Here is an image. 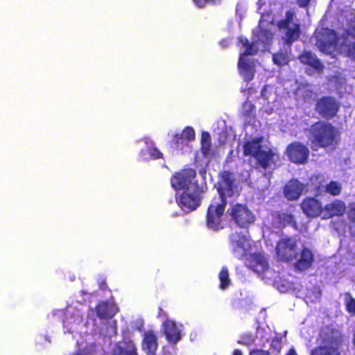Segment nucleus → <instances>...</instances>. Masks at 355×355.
<instances>
[{
    "label": "nucleus",
    "mask_w": 355,
    "mask_h": 355,
    "mask_svg": "<svg viewBox=\"0 0 355 355\" xmlns=\"http://www.w3.org/2000/svg\"><path fill=\"white\" fill-rule=\"evenodd\" d=\"M227 213L230 219L241 228H248L255 221V216L247 205L236 203L228 209Z\"/></svg>",
    "instance_id": "obj_10"
},
{
    "label": "nucleus",
    "mask_w": 355,
    "mask_h": 355,
    "mask_svg": "<svg viewBox=\"0 0 355 355\" xmlns=\"http://www.w3.org/2000/svg\"><path fill=\"white\" fill-rule=\"evenodd\" d=\"M300 207L308 218H322L323 206L322 202L314 197H306L302 200Z\"/></svg>",
    "instance_id": "obj_13"
},
{
    "label": "nucleus",
    "mask_w": 355,
    "mask_h": 355,
    "mask_svg": "<svg viewBox=\"0 0 355 355\" xmlns=\"http://www.w3.org/2000/svg\"><path fill=\"white\" fill-rule=\"evenodd\" d=\"M272 61L278 67L287 65L290 62L289 53L286 51L279 50L272 54Z\"/></svg>",
    "instance_id": "obj_24"
},
{
    "label": "nucleus",
    "mask_w": 355,
    "mask_h": 355,
    "mask_svg": "<svg viewBox=\"0 0 355 355\" xmlns=\"http://www.w3.org/2000/svg\"><path fill=\"white\" fill-rule=\"evenodd\" d=\"M340 108L339 101L331 96L319 98L315 104V111L319 116L326 120H331L337 116Z\"/></svg>",
    "instance_id": "obj_9"
},
{
    "label": "nucleus",
    "mask_w": 355,
    "mask_h": 355,
    "mask_svg": "<svg viewBox=\"0 0 355 355\" xmlns=\"http://www.w3.org/2000/svg\"><path fill=\"white\" fill-rule=\"evenodd\" d=\"M345 53L346 56L355 60V42H351L345 45Z\"/></svg>",
    "instance_id": "obj_33"
},
{
    "label": "nucleus",
    "mask_w": 355,
    "mask_h": 355,
    "mask_svg": "<svg viewBox=\"0 0 355 355\" xmlns=\"http://www.w3.org/2000/svg\"><path fill=\"white\" fill-rule=\"evenodd\" d=\"M232 355H243V353L241 349H234Z\"/></svg>",
    "instance_id": "obj_48"
},
{
    "label": "nucleus",
    "mask_w": 355,
    "mask_h": 355,
    "mask_svg": "<svg viewBox=\"0 0 355 355\" xmlns=\"http://www.w3.org/2000/svg\"><path fill=\"white\" fill-rule=\"evenodd\" d=\"M243 109L245 110V114L249 115L253 110H255V105L252 104L251 102H245L243 104Z\"/></svg>",
    "instance_id": "obj_39"
},
{
    "label": "nucleus",
    "mask_w": 355,
    "mask_h": 355,
    "mask_svg": "<svg viewBox=\"0 0 355 355\" xmlns=\"http://www.w3.org/2000/svg\"><path fill=\"white\" fill-rule=\"evenodd\" d=\"M297 241L291 237L282 238L278 241L275 247L277 260L289 263L296 259Z\"/></svg>",
    "instance_id": "obj_11"
},
{
    "label": "nucleus",
    "mask_w": 355,
    "mask_h": 355,
    "mask_svg": "<svg viewBox=\"0 0 355 355\" xmlns=\"http://www.w3.org/2000/svg\"><path fill=\"white\" fill-rule=\"evenodd\" d=\"M223 0H209V4L213 6L220 5Z\"/></svg>",
    "instance_id": "obj_46"
},
{
    "label": "nucleus",
    "mask_w": 355,
    "mask_h": 355,
    "mask_svg": "<svg viewBox=\"0 0 355 355\" xmlns=\"http://www.w3.org/2000/svg\"><path fill=\"white\" fill-rule=\"evenodd\" d=\"M317 345L310 351V355H342L344 336L332 324L322 326L316 338Z\"/></svg>",
    "instance_id": "obj_2"
},
{
    "label": "nucleus",
    "mask_w": 355,
    "mask_h": 355,
    "mask_svg": "<svg viewBox=\"0 0 355 355\" xmlns=\"http://www.w3.org/2000/svg\"><path fill=\"white\" fill-rule=\"evenodd\" d=\"M255 340L256 336L252 333H244L240 336V339L237 341V343L248 347L252 345Z\"/></svg>",
    "instance_id": "obj_30"
},
{
    "label": "nucleus",
    "mask_w": 355,
    "mask_h": 355,
    "mask_svg": "<svg viewBox=\"0 0 355 355\" xmlns=\"http://www.w3.org/2000/svg\"><path fill=\"white\" fill-rule=\"evenodd\" d=\"M297 59L302 64L309 66L318 72L323 71L324 66L320 60L311 51H303L298 55Z\"/></svg>",
    "instance_id": "obj_19"
},
{
    "label": "nucleus",
    "mask_w": 355,
    "mask_h": 355,
    "mask_svg": "<svg viewBox=\"0 0 355 355\" xmlns=\"http://www.w3.org/2000/svg\"><path fill=\"white\" fill-rule=\"evenodd\" d=\"M157 317L158 318H164L166 319L167 313L162 308L159 307Z\"/></svg>",
    "instance_id": "obj_44"
},
{
    "label": "nucleus",
    "mask_w": 355,
    "mask_h": 355,
    "mask_svg": "<svg viewBox=\"0 0 355 355\" xmlns=\"http://www.w3.org/2000/svg\"><path fill=\"white\" fill-rule=\"evenodd\" d=\"M315 191L317 193H320L322 190L321 189L320 186H318L315 187Z\"/></svg>",
    "instance_id": "obj_49"
},
{
    "label": "nucleus",
    "mask_w": 355,
    "mask_h": 355,
    "mask_svg": "<svg viewBox=\"0 0 355 355\" xmlns=\"http://www.w3.org/2000/svg\"><path fill=\"white\" fill-rule=\"evenodd\" d=\"M261 137L254 138L244 143L243 149L245 156H250L256 159L257 164L263 169H267L272 162L275 153L268 147L263 148Z\"/></svg>",
    "instance_id": "obj_3"
},
{
    "label": "nucleus",
    "mask_w": 355,
    "mask_h": 355,
    "mask_svg": "<svg viewBox=\"0 0 355 355\" xmlns=\"http://www.w3.org/2000/svg\"><path fill=\"white\" fill-rule=\"evenodd\" d=\"M314 263V255L312 250L307 247H303L300 252V257L294 264L295 268L300 272L311 268Z\"/></svg>",
    "instance_id": "obj_16"
},
{
    "label": "nucleus",
    "mask_w": 355,
    "mask_h": 355,
    "mask_svg": "<svg viewBox=\"0 0 355 355\" xmlns=\"http://www.w3.org/2000/svg\"><path fill=\"white\" fill-rule=\"evenodd\" d=\"M181 135L184 137L186 142L193 141L196 139L195 130L191 126H187L186 128H184Z\"/></svg>",
    "instance_id": "obj_31"
},
{
    "label": "nucleus",
    "mask_w": 355,
    "mask_h": 355,
    "mask_svg": "<svg viewBox=\"0 0 355 355\" xmlns=\"http://www.w3.org/2000/svg\"><path fill=\"white\" fill-rule=\"evenodd\" d=\"M295 12L287 10L285 18L277 21V26L279 31L284 33L282 40L284 44L289 48L297 41L301 35L300 24L294 21Z\"/></svg>",
    "instance_id": "obj_4"
},
{
    "label": "nucleus",
    "mask_w": 355,
    "mask_h": 355,
    "mask_svg": "<svg viewBox=\"0 0 355 355\" xmlns=\"http://www.w3.org/2000/svg\"><path fill=\"white\" fill-rule=\"evenodd\" d=\"M186 142L182 135L180 134H175L173 135L171 140V143L176 147L178 148L180 145H182Z\"/></svg>",
    "instance_id": "obj_36"
},
{
    "label": "nucleus",
    "mask_w": 355,
    "mask_h": 355,
    "mask_svg": "<svg viewBox=\"0 0 355 355\" xmlns=\"http://www.w3.org/2000/svg\"><path fill=\"white\" fill-rule=\"evenodd\" d=\"M304 185L298 180H289L284 188V196L288 200H297L302 193Z\"/></svg>",
    "instance_id": "obj_18"
},
{
    "label": "nucleus",
    "mask_w": 355,
    "mask_h": 355,
    "mask_svg": "<svg viewBox=\"0 0 355 355\" xmlns=\"http://www.w3.org/2000/svg\"><path fill=\"white\" fill-rule=\"evenodd\" d=\"M348 216L349 220L355 223V205L349 209Z\"/></svg>",
    "instance_id": "obj_42"
},
{
    "label": "nucleus",
    "mask_w": 355,
    "mask_h": 355,
    "mask_svg": "<svg viewBox=\"0 0 355 355\" xmlns=\"http://www.w3.org/2000/svg\"><path fill=\"white\" fill-rule=\"evenodd\" d=\"M257 52V49L254 47L253 43H249L245 47V51L241 54L240 56L243 58L244 56L254 55Z\"/></svg>",
    "instance_id": "obj_34"
},
{
    "label": "nucleus",
    "mask_w": 355,
    "mask_h": 355,
    "mask_svg": "<svg viewBox=\"0 0 355 355\" xmlns=\"http://www.w3.org/2000/svg\"><path fill=\"white\" fill-rule=\"evenodd\" d=\"M345 309L352 315H355V299L350 293H345Z\"/></svg>",
    "instance_id": "obj_29"
},
{
    "label": "nucleus",
    "mask_w": 355,
    "mask_h": 355,
    "mask_svg": "<svg viewBox=\"0 0 355 355\" xmlns=\"http://www.w3.org/2000/svg\"><path fill=\"white\" fill-rule=\"evenodd\" d=\"M141 347L146 354H155L158 348V338L153 331L149 330L143 334Z\"/></svg>",
    "instance_id": "obj_17"
},
{
    "label": "nucleus",
    "mask_w": 355,
    "mask_h": 355,
    "mask_svg": "<svg viewBox=\"0 0 355 355\" xmlns=\"http://www.w3.org/2000/svg\"><path fill=\"white\" fill-rule=\"evenodd\" d=\"M285 154L292 163L303 165L308 162L310 150L306 144L295 141L287 146Z\"/></svg>",
    "instance_id": "obj_12"
},
{
    "label": "nucleus",
    "mask_w": 355,
    "mask_h": 355,
    "mask_svg": "<svg viewBox=\"0 0 355 355\" xmlns=\"http://www.w3.org/2000/svg\"><path fill=\"white\" fill-rule=\"evenodd\" d=\"M270 348L275 349L277 352H279L282 347V338L279 337H275L271 340Z\"/></svg>",
    "instance_id": "obj_35"
},
{
    "label": "nucleus",
    "mask_w": 355,
    "mask_h": 355,
    "mask_svg": "<svg viewBox=\"0 0 355 355\" xmlns=\"http://www.w3.org/2000/svg\"><path fill=\"white\" fill-rule=\"evenodd\" d=\"M113 355H137L136 346L132 340L125 343V346L117 345L114 349Z\"/></svg>",
    "instance_id": "obj_23"
},
{
    "label": "nucleus",
    "mask_w": 355,
    "mask_h": 355,
    "mask_svg": "<svg viewBox=\"0 0 355 355\" xmlns=\"http://www.w3.org/2000/svg\"><path fill=\"white\" fill-rule=\"evenodd\" d=\"M286 355H297V354L294 348H291Z\"/></svg>",
    "instance_id": "obj_47"
},
{
    "label": "nucleus",
    "mask_w": 355,
    "mask_h": 355,
    "mask_svg": "<svg viewBox=\"0 0 355 355\" xmlns=\"http://www.w3.org/2000/svg\"><path fill=\"white\" fill-rule=\"evenodd\" d=\"M194 4L199 8H203L207 4H209V0H192Z\"/></svg>",
    "instance_id": "obj_41"
},
{
    "label": "nucleus",
    "mask_w": 355,
    "mask_h": 355,
    "mask_svg": "<svg viewBox=\"0 0 355 355\" xmlns=\"http://www.w3.org/2000/svg\"><path fill=\"white\" fill-rule=\"evenodd\" d=\"M237 246L238 247H241L243 249V250H245L244 247L241 244L237 243Z\"/></svg>",
    "instance_id": "obj_50"
},
{
    "label": "nucleus",
    "mask_w": 355,
    "mask_h": 355,
    "mask_svg": "<svg viewBox=\"0 0 355 355\" xmlns=\"http://www.w3.org/2000/svg\"><path fill=\"white\" fill-rule=\"evenodd\" d=\"M220 197H213L206 213V225L208 228L214 231L223 229L222 218L227 205V200Z\"/></svg>",
    "instance_id": "obj_5"
},
{
    "label": "nucleus",
    "mask_w": 355,
    "mask_h": 355,
    "mask_svg": "<svg viewBox=\"0 0 355 355\" xmlns=\"http://www.w3.org/2000/svg\"><path fill=\"white\" fill-rule=\"evenodd\" d=\"M97 316L101 320L112 319L117 313L115 305L108 302L101 301L95 307Z\"/></svg>",
    "instance_id": "obj_20"
},
{
    "label": "nucleus",
    "mask_w": 355,
    "mask_h": 355,
    "mask_svg": "<svg viewBox=\"0 0 355 355\" xmlns=\"http://www.w3.org/2000/svg\"><path fill=\"white\" fill-rule=\"evenodd\" d=\"M250 268L257 272H263L268 268V261L260 253H254L250 257Z\"/></svg>",
    "instance_id": "obj_21"
},
{
    "label": "nucleus",
    "mask_w": 355,
    "mask_h": 355,
    "mask_svg": "<svg viewBox=\"0 0 355 355\" xmlns=\"http://www.w3.org/2000/svg\"><path fill=\"white\" fill-rule=\"evenodd\" d=\"M307 137L313 150L320 148L335 150L340 141V132L331 123L320 120L310 125Z\"/></svg>",
    "instance_id": "obj_1"
},
{
    "label": "nucleus",
    "mask_w": 355,
    "mask_h": 355,
    "mask_svg": "<svg viewBox=\"0 0 355 355\" xmlns=\"http://www.w3.org/2000/svg\"><path fill=\"white\" fill-rule=\"evenodd\" d=\"M148 153L152 159H158L163 157V154L154 146L148 148Z\"/></svg>",
    "instance_id": "obj_32"
},
{
    "label": "nucleus",
    "mask_w": 355,
    "mask_h": 355,
    "mask_svg": "<svg viewBox=\"0 0 355 355\" xmlns=\"http://www.w3.org/2000/svg\"><path fill=\"white\" fill-rule=\"evenodd\" d=\"M331 33H333L334 35H336V33L334 31H331Z\"/></svg>",
    "instance_id": "obj_51"
},
{
    "label": "nucleus",
    "mask_w": 355,
    "mask_h": 355,
    "mask_svg": "<svg viewBox=\"0 0 355 355\" xmlns=\"http://www.w3.org/2000/svg\"><path fill=\"white\" fill-rule=\"evenodd\" d=\"M324 187V191L333 196L340 195L342 191L341 184L334 180L330 181Z\"/></svg>",
    "instance_id": "obj_28"
},
{
    "label": "nucleus",
    "mask_w": 355,
    "mask_h": 355,
    "mask_svg": "<svg viewBox=\"0 0 355 355\" xmlns=\"http://www.w3.org/2000/svg\"><path fill=\"white\" fill-rule=\"evenodd\" d=\"M200 150L204 156L209 155L211 153V141L208 132H202L200 139Z\"/></svg>",
    "instance_id": "obj_25"
},
{
    "label": "nucleus",
    "mask_w": 355,
    "mask_h": 355,
    "mask_svg": "<svg viewBox=\"0 0 355 355\" xmlns=\"http://www.w3.org/2000/svg\"><path fill=\"white\" fill-rule=\"evenodd\" d=\"M249 355H270V354L268 350L255 348L250 352Z\"/></svg>",
    "instance_id": "obj_40"
},
{
    "label": "nucleus",
    "mask_w": 355,
    "mask_h": 355,
    "mask_svg": "<svg viewBox=\"0 0 355 355\" xmlns=\"http://www.w3.org/2000/svg\"><path fill=\"white\" fill-rule=\"evenodd\" d=\"M347 209L345 203L341 200L335 199L323 206L322 219H329L343 216Z\"/></svg>",
    "instance_id": "obj_15"
},
{
    "label": "nucleus",
    "mask_w": 355,
    "mask_h": 355,
    "mask_svg": "<svg viewBox=\"0 0 355 355\" xmlns=\"http://www.w3.org/2000/svg\"><path fill=\"white\" fill-rule=\"evenodd\" d=\"M278 220L284 226L290 225L297 229V224L293 214L287 212L278 214Z\"/></svg>",
    "instance_id": "obj_26"
},
{
    "label": "nucleus",
    "mask_w": 355,
    "mask_h": 355,
    "mask_svg": "<svg viewBox=\"0 0 355 355\" xmlns=\"http://www.w3.org/2000/svg\"><path fill=\"white\" fill-rule=\"evenodd\" d=\"M196 178V171L191 168H184L175 172L171 178L172 188L177 191H184L191 187L200 186Z\"/></svg>",
    "instance_id": "obj_7"
},
{
    "label": "nucleus",
    "mask_w": 355,
    "mask_h": 355,
    "mask_svg": "<svg viewBox=\"0 0 355 355\" xmlns=\"http://www.w3.org/2000/svg\"><path fill=\"white\" fill-rule=\"evenodd\" d=\"M218 195L214 197H220L222 200L233 198L238 195L237 186L234 173L224 170L218 175L217 186Z\"/></svg>",
    "instance_id": "obj_8"
},
{
    "label": "nucleus",
    "mask_w": 355,
    "mask_h": 355,
    "mask_svg": "<svg viewBox=\"0 0 355 355\" xmlns=\"http://www.w3.org/2000/svg\"><path fill=\"white\" fill-rule=\"evenodd\" d=\"M239 42L245 47H246L248 45V44L250 43L249 40L246 37H241L239 38Z\"/></svg>",
    "instance_id": "obj_45"
},
{
    "label": "nucleus",
    "mask_w": 355,
    "mask_h": 355,
    "mask_svg": "<svg viewBox=\"0 0 355 355\" xmlns=\"http://www.w3.org/2000/svg\"><path fill=\"white\" fill-rule=\"evenodd\" d=\"M311 0H297V3L300 8H307Z\"/></svg>",
    "instance_id": "obj_43"
},
{
    "label": "nucleus",
    "mask_w": 355,
    "mask_h": 355,
    "mask_svg": "<svg viewBox=\"0 0 355 355\" xmlns=\"http://www.w3.org/2000/svg\"><path fill=\"white\" fill-rule=\"evenodd\" d=\"M336 43V39L331 40L328 42L320 41L319 46L322 50H325L327 49H329L330 47L334 46Z\"/></svg>",
    "instance_id": "obj_38"
},
{
    "label": "nucleus",
    "mask_w": 355,
    "mask_h": 355,
    "mask_svg": "<svg viewBox=\"0 0 355 355\" xmlns=\"http://www.w3.org/2000/svg\"><path fill=\"white\" fill-rule=\"evenodd\" d=\"M346 34L347 36H350L355 39V17L350 20Z\"/></svg>",
    "instance_id": "obj_37"
},
{
    "label": "nucleus",
    "mask_w": 355,
    "mask_h": 355,
    "mask_svg": "<svg viewBox=\"0 0 355 355\" xmlns=\"http://www.w3.org/2000/svg\"><path fill=\"white\" fill-rule=\"evenodd\" d=\"M238 67L245 81L250 82L254 78V71L253 67L244 60V58L239 57Z\"/></svg>",
    "instance_id": "obj_22"
},
{
    "label": "nucleus",
    "mask_w": 355,
    "mask_h": 355,
    "mask_svg": "<svg viewBox=\"0 0 355 355\" xmlns=\"http://www.w3.org/2000/svg\"><path fill=\"white\" fill-rule=\"evenodd\" d=\"M203 193L202 186L191 187L182 191L179 196L176 195L175 200L178 206L183 211L189 213L196 210L201 205Z\"/></svg>",
    "instance_id": "obj_6"
},
{
    "label": "nucleus",
    "mask_w": 355,
    "mask_h": 355,
    "mask_svg": "<svg viewBox=\"0 0 355 355\" xmlns=\"http://www.w3.org/2000/svg\"><path fill=\"white\" fill-rule=\"evenodd\" d=\"M218 279L220 280L219 287L220 289L225 290L230 286L231 281L229 277V271L227 267L224 266L221 268L218 274Z\"/></svg>",
    "instance_id": "obj_27"
},
{
    "label": "nucleus",
    "mask_w": 355,
    "mask_h": 355,
    "mask_svg": "<svg viewBox=\"0 0 355 355\" xmlns=\"http://www.w3.org/2000/svg\"><path fill=\"white\" fill-rule=\"evenodd\" d=\"M162 333L171 344H176L182 338V331L174 320L166 318L162 324Z\"/></svg>",
    "instance_id": "obj_14"
}]
</instances>
